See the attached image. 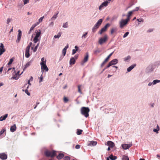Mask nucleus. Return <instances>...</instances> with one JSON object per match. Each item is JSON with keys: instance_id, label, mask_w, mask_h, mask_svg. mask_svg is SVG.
Listing matches in <instances>:
<instances>
[{"instance_id": "1", "label": "nucleus", "mask_w": 160, "mask_h": 160, "mask_svg": "<svg viewBox=\"0 0 160 160\" xmlns=\"http://www.w3.org/2000/svg\"><path fill=\"white\" fill-rule=\"evenodd\" d=\"M81 114L84 115L86 118H87L89 116V112L90 109L88 107H82L80 110Z\"/></svg>"}, {"instance_id": "2", "label": "nucleus", "mask_w": 160, "mask_h": 160, "mask_svg": "<svg viewBox=\"0 0 160 160\" xmlns=\"http://www.w3.org/2000/svg\"><path fill=\"white\" fill-rule=\"evenodd\" d=\"M45 155L47 157L52 158L56 155L55 152L54 151L46 150L44 152Z\"/></svg>"}, {"instance_id": "3", "label": "nucleus", "mask_w": 160, "mask_h": 160, "mask_svg": "<svg viewBox=\"0 0 160 160\" xmlns=\"http://www.w3.org/2000/svg\"><path fill=\"white\" fill-rule=\"evenodd\" d=\"M102 22V19H100L98 20L97 23L94 25V27L92 29V31L93 32H95L96 31V30L101 24Z\"/></svg>"}, {"instance_id": "4", "label": "nucleus", "mask_w": 160, "mask_h": 160, "mask_svg": "<svg viewBox=\"0 0 160 160\" xmlns=\"http://www.w3.org/2000/svg\"><path fill=\"white\" fill-rule=\"evenodd\" d=\"M108 40V37L107 35H105L103 37L100 38L98 41V43L101 45L105 43Z\"/></svg>"}, {"instance_id": "5", "label": "nucleus", "mask_w": 160, "mask_h": 160, "mask_svg": "<svg viewBox=\"0 0 160 160\" xmlns=\"http://www.w3.org/2000/svg\"><path fill=\"white\" fill-rule=\"evenodd\" d=\"M129 22L127 19H122L119 22L120 27L122 28L124 26L126 25Z\"/></svg>"}, {"instance_id": "6", "label": "nucleus", "mask_w": 160, "mask_h": 160, "mask_svg": "<svg viewBox=\"0 0 160 160\" xmlns=\"http://www.w3.org/2000/svg\"><path fill=\"white\" fill-rule=\"evenodd\" d=\"M78 55H75L74 57L71 58L69 62L70 64L71 65L74 64L75 63L76 60L78 58Z\"/></svg>"}, {"instance_id": "7", "label": "nucleus", "mask_w": 160, "mask_h": 160, "mask_svg": "<svg viewBox=\"0 0 160 160\" xmlns=\"http://www.w3.org/2000/svg\"><path fill=\"white\" fill-rule=\"evenodd\" d=\"M110 26V24L109 23L107 24L105 26L102 28L99 32V33L101 34L103 32H105L107 30V28Z\"/></svg>"}, {"instance_id": "8", "label": "nucleus", "mask_w": 160, "mask_h": 160, "mask_svg": "<svg viewBox=\"0 0 160 160\" xmlns=\"http://www.w3.org/2000/svg\"><path fill=\"white\" fill-rule=\"evenodd\" d=\"M109 3L110 2H108V1H105L100 6L99 9L100 10L101 9L104 7L107 6Z\"/></svg>"}, {"instance_id": "9", "label": "nucleus", "mask_w": 160, "mask_h": 160, "mask_svg": "<svg viewBox=\"0 0 160 160\" xmlns=\"http://www.w3.org/2000/svg\"><path fill=\"white\" fill-rule=\"evenodd\" d=\"M40 65L41 66L42 70H45L46 71H48V69L46 63H43L42 62H41Z\"/></svg>"}, {"instance_id": "10", "label": "nucleus", "mask_w": 160, "mask_h": 160, "mask_svg": "<svg viewBox=\"0 0 160 160\" xmlns=\"http://www.w3.org/2000/svg\"><path fill=\"white\" fill-rule=\"evenodd\" d=\"M5 51V49L4 48V45L2 43H1L0 47V56Z\"/></svg>"}, {"instance_id": "11", "label": "nucleus", "mask_w": 160, "mask_h": 160, "mask_svg": "<svg viewBox=\"0 0 160 160\" xmlns=\"http://www.w3.org/2000/svg\"><path fill=\"white\" fill-rule=\"evenodd\" d=\"M30 48L29 46H27L26 48L25 51V56L26 58H28L30 56L29 54Z\"/></svg>"}, {"instance_id": "12", "label": "nucleus", "mask_w": 160, "mask_h": 160, "mask_svg": "<svg viewBox=\"0 0 160 160\" xmlns=\"http://www.w3.org/2000/svg\"><path fill=\"white\" fill-rule=\"evenodd\" d=\"M18 38L16 40V41L18 43L20 40L21 36H22V32L21 31L19 30H18Z\"/></svg>"}, {"instance_id": "13", "label": "nucleus", "mask_w": 160, "mask_h": 160, "mask_svg": "<svg viewBox=\"0 0 160 160\" xmlns=\"http://www.w3.org/2000/svg\"><path fill=\"white\" fill-rule=\"evenodd\" d=\"M132 146V144H123L122 145V148L124 149H127L131 147Z\"/></svg>"}, {"instance_id": "14", "label": "nucleus", "mask_w": 160, "mask_h": 160, "mask_svg": "<svg viewBox=\"0 0 160 160\" xmlns=\"http://www.w3.org/2000/svg\"><path fill=\"white\" fill-rule=\"evenodd\" d=\"M0 158L2 160H5L7 158V155L4 153H0Z\"/></svg>"}, {"instance_id": "15", "label": "nucleus", "mask_w": 160, "mask_h": 160, "mask_svg": "<svg viewBox=\"0 0 160 160\" xmlns=\"http://www.w3.org/2000/svg\"><path fill=\"white\" fill-rule=\"evenodd\" d=\"M133 12L132 11H129L127 15V18L126 19H127V20L129 21L130 19V17L132 15Z\"/></svg>"}, {"instance_id": "16", "label": "nucleus", "mask_w": 160, "mask_h": 160, "mask_svg": "<svg viewBox=\"0 0 160 160\" xmlns=\"http://www.w3.org/2000/svg\"><path fill=\"white\" fill-rule=\"evenodd\" d=\"M107 145L110 148H112L114 146V143L112 141H108L107 142Z\"/></svg>"}, {"instance_id": "17", "label": "nucleus", "mask_w": 160, "mask_h": 160, "mask_svg": "<svg viewBox=\"0 0 160 160\" xmlns=\"http://www.w3.org/2000/svg\"><path fill=\"white\" fill-rule=\"evenodd\" d=\"M97 144V142L95 141H91L88 142V146H95Z\"/></svg>"}, {"instance_id": "18", "label": "nucleus", "mask_w": 160, "mask_h": 160, "mask_svg": "<svg viewBox=\"0 0 160 160\" xmlns=\"http://www.w3.org/2000/svg\"><path fill=\"white\" fill-rule=\"evenodd\" d=\"M136 66V64H134L132 65L130 67H129V68H128L127 69V70L128 72H130Z\"/></svg>"}, {"instance_id": "19", "label": "nucleus", "mask_w": 160, "mask_h": 160, "mask_svg": "<svg viewBox=\"0 0 160 160\" xmlns=\"http://www.w3.org/2000/svg\"><path fill=\"white\" fill-rule=\"evenodd\" d=\"M32 61L31 60L30 61L28 62L25 65V67H24V68H23V70L24 71V70H25L26 69V68H28L29 66H30V65H31V63H32Z\"/></svg>"}, {"instance_id": "20", "label": "nucleus", "mask_w": 160, "mask_h": 160, "mask_svg": "<svg viewBox=\"0 0 160 160\" xmlns=\"http://www.w3.org/2000/svg\"><path fill=\"white\" fill-rule=\"evenodd\" d=\"M109 62L112 65L117 64L118 62V60L117 59H115L112 60Z\"/></svg>"}, {"instance_id": "21", "label": "nucleus", "mask_w": 160, "mask_h": 160, "mask_svg": "<svg viewBox=\"0 0 160 160\" xmlns=\"http://www.w3.org/2000/svg\"><path fill=\"white\" fill-rule=\"evenodd\" d=\"M16 127L15 124L13 126L11 127L10 128V131L12 132H13L16 131Z\"/></svg>"}, {"instance_id": "22", "label": "nucleus", "mask_w": 160, "mask_h": 160, "mask_svg": "<svg viewBox=\"0 0 160 160\" xmlns=\"http://www.w3.org/2000/svg\"><path fill=\"white\" fill-rule=\"evenodd\" d=\"M8 114H6L3 116H2L0 118V121H2L3 120H4L6 119V118L8 117Z\"/></svg>"}, {"instance_id": "23", "label": "nucleus", "mask_w": 160, "mask_h": 160, "mask_svg": "<svg viewBox=\"0 0 160 160\" xmlns=\"http://www.w3.org/2000/svg\"><path fill=\"white\" fill-rule=\"evenodd\" d=\"M36 31H37V32H36V34L35 37L38 38L40 36L41 33V31L39 29L38 30H36L35 32H36Z\"/></svg>"}, {"instance_id": "24", "label": "nucleus", "mask_w": 160, "mask_h": 160, "mask_svg": "<svg viewBox=\"0 0 160 160\" xmlns=\"http://www.w3.org/2000/svg\"><path fill=\"white\" fill-rule=\"evenodd\" d=\"M58 13L59 12L58 11L56 13H55L52 18L51 20L53 21L56 19L58 15Z\"/></svg>"}, {"instance_id": "25", "label": "nucleus", "mask_w": 160, "mask_h": 160, "mask_svg": "<svg viewBox=\"0 0 160 160\" xmlns=\"http://www.w3.org/2000/svg\"><path fill=\"white\" fill-rule=\"evenodd\" d=\"M88 57H89V56H88V53H86V55L85 57L84 60H83V62H86L88 61Z\"/></svg>"}, {"instance_id": "26", "label": "nucleus", "mask_w": 160, "mask_h": 160, "mask_svg": "<svg viewBox=\"0 0 160 160\" xmlns=\"http://www.w3.org/2000/svg\"><path fill=\"white\" fill-rule=\"evenodd\" d=\"M64 156V155L63 153L59 154L57 157L58 159H60L62 158Z\"/></svg>"}, {"instance_id": "27", "label": "nucleus", "mask_w": 160, "mask_h": 160, "mask_svg": "<svg viewBox=\"0 0 160 160\" xmlns=\"http://www.w3.org/2000/svg\"><path fill=\"white\" fill-rule=\"evenodd\" d=\"M109 158L111 160H115L117 158V157L112 154L110 155Z\"/></svg>"}, {"instance_id": "28", "label": "nucleus", "mask_w": 160, "mask_h": 160, "mask_svg": "<svg viewBox=\"0 0 160 160\" xmlns=\"http://www.w3.org/2000/svg\"><path fill=\"white\" fill-rule=\"evenodd\" d=\"M39 45V43H38L36 46L34 48L33 47H32V49H33V52H36L37 49V48Z\"/></svg>"}, {"instance_id": "29", "label": "nucleus", "mask_w": 160, "mask_h": 160, "mask_svg": "<svg viewBox=\"0 0 160 160\" xmlns=\"http://www.w3.org/2000/svg\"><path fill=\"white\" fill-rule=\"evenodd\" d=\"M81 87H82V85H78V92L81 94L82 93V92L81 89Z\"/></svg>"}, {"instance_id": "30", "label": "nucleus", "mask_w": 160, "mask_h": 160, "mask_svg": "<svg viewBox=\"0 0 160 160\" xmlns=\"http://www.w3.org/2000/svg\"><path fill=\"white\" fill-rule=\"evenodd\" d=\"M113 53V52H112L107 57V58L105 59V60L107 62L108 61L109 59L110 58L111 56L112 55V54Z\"/></svg>"}, {"instance_id": "31", "label": "nucleus", "mask_w": 160, "mask_h": 160, "mask_svg": "<svg viewBox=\"0 0 160 160\" xmlns=\"http://www.w3.org/2000/svg\"><path fill=\"white\" fill-rule=\"evenodd\" d=\"M122 159V160H129L128 157L125 155L123 156Z\"/></svg>"}, {"instance_id": "32", "label": "nucleus", "mask_w": 160, "mask_h": 160, "mask_svg": "<svg viewBox=\"0 0 160 160\" xmlns=\"http://www.w3.org/2000/svg\"><path fill=\"white\" fill-rule=\"evenodd\" d=\"M82 130L78 129L77 130V134L78 135H80L82 134Z\"/></svg>"}, {"instance_id": "33", "label": "nucleus", "mask_w": 160, "mask_h": 160, "mask_svg": "<svg viewBox=\"0 0 160 160\" xmlns=\"http://www.w3.org/2000/svg\"><path fill=\"white\" fill-rule=\"evenodd\" d=\"M61 34H61V32H59L58 33L57 35H55L54 36V38H59L61 36Z\"/></svg>"}, {"instance_id": "34", "label": "nucleus", "mask_w": 160, "mask_h": 160, "mask_svg": "<svg viewBox=\"0 0 160 160\" xmlns=\"http://www.w3.org/2000/svg\"><path fill=\"white\" fill-rule=\"evenodd\" d=\"M39 39L38 38L35 37L33 39V41L34 43H36L39 41Z\"/></svg>"}, {"instance_id": "35", "label": "nucleus", "mask_w": 160, "mask_h": 160, "mask_svg": "<svg viewBox=\"0 0 160 160\" xmlns=\"http://www.w3.org/2000/svg\"><path fill=\"white\" fill-rule=\"evenodd\" d=\"M101 51L99 49H97L94 51V54L97 55L98 53H99Z\"/></svg>"}, {"instance_id": "36", "label": "nucleus", "mask_w": 160, "mask_h": 160, "mask_svg": "<svg viewBox=\"0 0 160 160\" xmlns=\"http://www.w3.org/2000/svg\"><path fill=\"white\" fill-rule=\"evenodd\" d=\"M68 22H66L65 23H64L63 24L62 27L63 28H68Z\"/></svg>"}, {"instance_id": "37", "label": "nucleus", "mask_w": 160, "mask_h": 160, "mask_svg": "<svg viewBox=\"0 0 160 160\" xmlns=\"http://www.w3.org/2000/svg\"><path fill=\"white\" fill-rule=\"evenodd\" d=\"M117 30L116 28H112L111 29V33L112 34L115 32Z\"/></svg>"}, {"instance_id": "38", "label": "nucleus", "mask_w": 160, "mask_h": 160, "mask_svg": "<svg viewBox=\"0 0 160 160\" xmlns=\"http://www.w3.org/2000/svg\"><path fill=\"white\" fill-rule=\"evenodd\" d=\"M160 82V81H159L158 80H155L153 81V84H155L159 82Z\"/></svg>"}, {"instance_id": "39", "label": "nucleus", "mask_w": 160, "mask_h": 160, "mask_svg": "<svg viewBox=\"0 0 160 160\" xmlns=\"http://www.w3.org/2000/svg\"><path fill=\"white\" fill-rule=\"evenodd\" d=\"M41 62H42L43 63H46V60L44 58H42L41 59Z\"/></svg>"}, {"instance_id": "40", "label": "nucleus", "mask_w": 160, "mask_h": 160, "mask_svg": "<svg viewBox=\"0 0 160 160\" xmlns=\"http://www.w3.org/2000/svg\"><path fill=\"white\" fill-rule=\"evenodd\" d=\"M13 61V59L12 58H11L10 59L8 63V65H10L12 63Z\"/></svg>"}, {"instance_id": "41", "label": "nucleus", "mask_w": 160, "mask_h": 160, "mask_svg": "<svg viewBox=\"0 0 160 160\" xmlns=\"http://www.w3.org/2000/svg\"><path fill=\"white\" fill-rule=\"evenodd\" d=\"M107 62L105 60H104V61L101 64V67L102 68Z\"/></svg>"}, {"instance_id": "42", "label": "nucleus", "mask_w": 160, "mask_h": 160, "mask_svg": "<svg viewBox=\"0 0 160 160\" xmlns=\"http://www.w3.org/2000/svg\"><path fill=\"white\" fill-rule=\"evenodd\" d=\"M137 21H138V22H143L144 20L142 18H140L139 19H137Z\"/></svg>"}, {"instance_id": "43", "label": "nucleus", "mask_w": 160, "mask_h": 160, "mask_svg": "<svg viewBox=\"0 0 160 160\" xmlns=\"http://www.w3.org/2000/svg\"><path fill=\"white\" fill-rule=\"evenodd\" d=\"M66 50L65 48H63L62 50V54L64 56H65L66 54Z\"/></svg>"}, {"instance_id": "44", "label": "nucleus", "mask_w": 160, "mask_h": 160, "mask_svg": "<svg viewBox=\"0 0 160 160\" xmlns=\"http://www.w3.org/2000/svg\"><path fill=\"white\" fill-rule=\"evenodd\" d=\"M63 100H64V102H68V98L65 97H64Z\"/></svg>"}, {"instance_id": "45", "label": "nucleus", "mask_w": 160, "mask_h": 160, "mask_svg": "<svg viewBox=\"0 0 160 160\" xmlns=\"http://www.w3.org/2000/svg\"><path fill=\"white\" fill-rule=\"evenodd\" d=\"M129 33V32H126L123 36V38H125V37H126L128 35Z\"/></svg>"}, {"instance_id": "46", "label": "nucleus", "mask_w": 160, "mask_h": 160, "mask_svg": "<svg viewBox=\"0 0 160 160\" xmlns=\"http://www.w3.org/2000/svg\"><path fill=\"white\" fill-rule=\"evenodd\" d=\"M12 20L11 18H8L7 20V23L8 24L11 22Z\"/></svg>"}, {"instance_id": "47", "label": "nucleus", "mask_w": 160, "mask_h": 160, "mask_svg": "<svg viewBox=\"0 0 160 160\" xmlns=\"http://www.w3.org/2000/svg\"><path fill=\"white\" fill-rule=\"evenodd\" d=\"M24 4L25 5L29 2V0H23Z\"/></svg>"}, {"instance_id": "48", "label": "nucleus", "mask_w": 160, "mask_h": 160, "mask_svg": "<svg viewBox=\"0 0 160 160\" xmlns=\"http://www.w3.org/2000/svg\"><path fill=\"white\" fill-rule=\"evenodd\" d=\"M6 131V130L4 129H2L0 132V136H1L4 132Z\"/></svg>"}, {"instance_id": "49", "label": "nucleus", "mask_w": 160, "mask_h": 160, "mask_svg": "<svg viewBox=\"0 0 160 160\" xmlns=\"http://www.w3.org/2000/svg\"><path fill=\"white\" fill-rule=\"evenodd\" d=\"M88 34V32H87L86 33H85L82 36V38H86V35H87Z\"/></svg>"}, {"instance_id": "50", "label": "nucleus", "mask_w": 160, "mask_h": 160, "mask_svg": "<svg viewBox=\"0 0 160 160\" xmlns=\"http://www.w3.org/2000/svg\"><path fill=\"white\" fill-rule=\"evenodd\" d=\"M44 17V16L41 17L38 20V22H41L43 20Z\"/></svg>"}, {"instance_id": "51", "label": "nucleus", "mask_w": 160, "mask_h": 160, "mask_svg": "<svg viewBox=\"0 0 160 160\" xmlns=\"http://www.w3.org/2000/svg\"><path fill=\"white\" fill-rule=\"evenodd\" d=\"M70 158L68 156H66L64 158V160H70Z\"/></svg>"}, {"instance_id": "52", "label": "nucleus", "mask_w": 160, "mask_h": 160, "mask_svg": "<svg viewBox=\"0 0 160 160\" xmlns=\"http://www.w3.org/2000/svg\"><path fill=\"white\" fill-rule=\"evenodd\" d=\"M35 26L34 25H33L30 28V31H32V30H33V29L35 28Z\"/></svg>"}, {"instance_id": "53", "label": "nucleus", "mask_w": 160, "mask_h": 160, "mask_svg": "<svg viewBox=\"0 0 160 160\" xmlns=\"http://www.w3.org/2000/svg\"><path fill=\"white\" fill-rule=\"evenodd\" d=\"M139 9V7H136V8H135V9L133 10H132V11L133 12H135V11H138V10Z\"/></svg>"}, {"instance_id": "54", "label": "nucleus", "mask_w": 160, "mask_h": 160, "mask_svg": "<svg viewBox=\"0 0 160 160\" xmlns=\"http://www.w3.org/2000/svg\"><path fill=\"white\" fill-rule=\"evenodd\" d=\"M43 79V77L42 75L40 77V80L39 81L40 82L42 81Z\"/></svg>"}, {"instance_id": "55", "label": "nucleus", "mask_w": 160, "mask_h": 160, "mask_svg": "<svg viewBox=\"0 0 160 160\" xmlns=\"http://www.w3.org/2000/svg\"><path fill=\"white\" fill-rule=\"evenodd\" d=\"M25 92L27 93V94L29 96L30 95V93L28 92V89H26L25 90Z\"/></svg>"}, {"instance_id": "56", "label": "nucleus", "mask_w": 160, "mask_h": 160, "mask_svg": "<svg viewBox=\"0 0 160 160\" xmlns=\"http://www.w3.org/2000/svg\"><path fill=\"white\" fill-rule=\"evenodd\" d=\"M158 130H159V129H154L153 130V131L155 132H156L157 133H158Z\"/></svg>"}, {"instance_id": "57", "label": "nucleus", "mask_w": 160, "mask_h": 160, "mask_svg": "<svg viewBox=\"0 0 160 160\" xmlns=\"http://www.w3.org/2000/svg\"><path fill=\"white\" fill-rule=\"evenodd\" d=\"M80 147V146L79 145H77L75 146V148L77 149H79Z\"/></svg>"}, {"instance_id": "58", "label": "nucleus", "mask_w": 160, "mask_h": 160, "mask_svg": "<svg viewBox=\"0 0 160 160\" xmlns=\"http://www.w3.org/2000/svg\"><path fill=\"white\" fill-rule=\"evenodd\" d=\"M76 51H75V50L74 49H73L72 50V54L74 55L75 53L76 52Z\"/></svg>"}, {"instance_id": "59", "label": "nucleus", "mask_w": 160, "mask_h": 160, "mask_svg": "<svg viewBox=\"0 0 160 160\" xmlns=\"http://www.w3.org/2000/svg\"><path fill=\"white\" fill-rule=\"evenodd\" d=\"M112 64L110 63L109 62V63L108 64V65L107 66L106 68H109L110 66H112Z\"/></svg>"}, {"instance_id": "60", "label": "nucleus", "mask_w": 160, "mask_h": 160, "mask_svg": "<svg viewBox=\"0 0 160 160\" xmlns=\"http://www.w3.org/2000/svg\"><path fill=\"white\" fill-rule=\"evenodd\" d=\"M40 23V22H36L33 25L35 26L36 27L37 25H38L39 24V23Z\"/></svg>"}, {"instance_id": "61", "label": "nucleus", "mask_w": 160, "mask_h": 160, "mask_svg": "<svg viewBox=\"0 0 160 160\" xmlns=\"http://www.w3.org/2000/svg\"><path fill=\"white\" fill-rule=\"evenodd\" d=\"M75 51H78V47L77 46H75Z\"/></svg>"}, {"instance_id": "62", "label": "nucleus", "mask_w": 160, "mask_h": 160, "mask_svg": "<svg viewBox=\"0 0 160 160\" xmlns=\"http://www.w3.org/2000/svg\"><path fill=\"white\" fill-rule=\"evenodd\" d=\"M3 69V67H2L1 68H0V72H2V70Z\"/></svg>"}, {"instance_id": "63", "label": "nucleus", "mask_w": 160, "mask_h": 160, "mask_svg": "<svg viewBox=\"0 0 160 160\" xmlns=\"http://www.w3.org/2000/svg\"><path fill=\"white\" fill-rule=\"evenodd\" d=\"M32 45V42H30L29 43V44L27 46H29V48H30V47Z\"/></svg>"}, {"instance_id": "64", "label": "nucleus", "mask_w": 160, "mask_h": 160, "mask_svg": "<svg viewBox=\"0 0 160 160\" xmlns=\"http://www.w3.org/2000/svg\"><path fill=\"white\" fill-rule=\"evenodd\" d=\"M53 22H51L49 24V25L50 26V25H52V26H53Z\"/></svg>"}]
</instances>
